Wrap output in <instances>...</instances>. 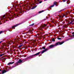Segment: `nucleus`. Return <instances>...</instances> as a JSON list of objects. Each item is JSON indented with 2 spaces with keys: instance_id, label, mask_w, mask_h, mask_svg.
Segmentation results:
<instances>
[{
  "instance_id": "aec40b11",
  "label": "nucleus",
  "mask_w": 74,
  "mask_h": 74,
  "mask_svg": "<svg viewBox=\"0 0 74 74\" xmlns=\"http://www.w3.org/2000/svg\"><path fill=\"white\" fill-rule=\"evenodd\" d=\"M57 39L58 40H62V38H57Z\"/></svg>"
},
{
  "instance_id": "f704fd0d",
  "label": "nucleus",
  "mask_w": 74,
  "mask_h": 74,
  "mask_svg": "<svg viewBox=\"0 0 74 74\" xmlns=\"http://www.w3.org/2000/svg\"><path fill=\"white\" fill-rule=\"evenodd\" d=\"M25 57H26V56H27V55H25Z\"/></svg>"
},
{
  "instance_id": "72a5a7b5",
  "label": "nucleus",
  "mask_w": 74,
  "mask_h": 74,
  "mask_svg": "<svg viewBox=\"0 0 74 74\" xmlns=\"http://www.w3.org/2000/svg\"><path fill=\"white\" fill-rule=\"evenodd\" d=\"M72 34H73V35L74 34V32L72 33Z\"/></svg>"
},
{
  "instance_id": "3c124183",
  "label": "nucleus",
  "mask_w": 74,
  "mask_h": 74,
  "mask_svg": "<svg viewBox=\"0 0 74 74\" xmlns=\"http://www.w3.org/2000/svg\"><path fill=\"white\" fill-rule=\"evenodd\" d=\"M18 55H19V53L18 54Z\"/></svg>"
},
{
  "instance_id": "6e6552de",
  "label": "nucleus",
  "mask_w": 74,
  "mask_h": 74,
  "mask_svg": "<svg viewBox=\"0 0 74 74\" xmlns=\"http://www.w3.org/2000/svg\"><path fill=\"white\" fill-rule=\"evenodd\" d=\"M44 26L43 25H42H42L40 26V27H45V26H46L47 25H46L44 24Z\"/></svg>"
},
{
  "instance_id": "f8f14e48",
  "label": "nucleus",
  "mask_w": 74,
  "mask_h": 74,
  "mask_svg": "<svg viewBox=\"0 0 74 74\" xmlns=\"http://www.w3.org/2000/svg\"><path fill=\"white\" fill-rule=\"evenodd\" d=\"M2 60H4V61H5L6 59L4 58L3 57H2Z\"/></svg>"
},
{
  "instance_id": "39448f33",
  "label": "nucleus",
  "mask_w": 74,
  "mask_h": 74,
  "mask_svg": "<svg viewBox=\"0 0 74 74\" xmlns=\"http://www.w3.org/2000/svg\"><path fill=\"white\" fill-rule=\"evenodd\" d=\"M40 53H41V52H39L35 54L32 55V56H38V55H40Z\"/></svg>"
},
{
  "instance_id": "c85d7f7f",
  "label": "nucleus",
  "mask_w": 74,
  "mask_h": 74,
  "mask_svg": "<svg viewBox=\"0 0 74 74\" xmlns=\"http://www.w3.org/2000/svg\"><path fill=\"white\" fill-rule=\"evenodd\" d=\"M9 19L10 21H11V20H12L13 19L12 18H9Z\"/></svg>"
},
{
  "instance_id": "423d86ee",
  "label": "nucleus",
  "mask_w": 74,
  "mask_h": 74,
  "mask_svg": "<svg viewBox=\"0 0 74 74\" xmlns=\"http://www.w3.org/2000/svg\"><path fill=\"white\" fill-rule=\"evenodd\" d=\"M55 47V45H50L49 46V48H53V47Z\"/></svg>"
},
{
  "instance_id": "f03ea898",
  "label": "nucleus",
  "mask_w": 74,
  "mask_h": 74,
  "mask_svg": "<svg viewBox=\"0 0 74 74\" xmlns=\"http://www.w3.org/2000/svg\"><path fill=\"white\" fill-rule=\"evenodd\" d=\"M22 62H23V61H22L21 59H19L18 61L16 62V63L15 64H16V65L17 66H18V64L21 63Z\"/></svg>"
},
{
  "instance_id": "f257e3e1",
  "label": "nucleus",
  "mask_w": 74,
  "mask_h": 74,
  "mask_svg": "<svg viewBox=\"0 0 74 74\" xmlns=\"http://www.w3.org/2000/svg\"><path fill=\"white\" fill-rule=\"evenodd\" d=\"M64 42V41H63L62 42H58L56 43L55 45H54V46H56L57 45H62V44H63V43Z\"/></svg>"
},
{
  "instance_id": "4d7b16f0",
  "label": "nucleus",
  "mask_w": 74,
  "mask_h": 74,
  "mask_svg": "<svg viewBox=\"0 0 74 74\" xmlns=\"http://www.w3.org/2000/svg\"><path fill=\"white\" fill-rule=\"evenodd\" d=\"M21 15H22V14H21Z\"/></svg>"
},
{
  "instance_id": "20e7f679",
  "label": "nucleus",
  "mask_w": 74,
  "mask_h": 74,
  "mask_svg": "<svg viewBox=\"0 0 74 74\" xmlns=\"http://www.w3.org/2000/svg\"><path fill=\"white\" fill-rule=\"evenodd\" d=\"M48 49H45L42 51L41 53V54H42V53H44V52H47V51H48Z\"/></svg>"
},
{
  "instance_id": "cd10ccee",
  "label": "nucleus",
  "mask_w": 74,
  "mask_h": 74,
  "mask_svg": "<svg viewBox=\"0 0 74 74\" xmlns=\"http://www.w3.org/2000/svg\"><path fill=\"white\" fill-rule=\"evenodd\" d=\"M64 10H62L60 11H59V12H61V11H64Z\"/></svg>"
},
{
  "instance_id": "0eeeda50",
  "label": "nucleus",
  "mask_w": 74,
  "mask_h": 74,
  "mask_svg": "<svg viewBox=\"0 0 74 74\" xmlns=\"http://www.w3.org/2000/svg\"><path fill=\"white\" fill-rule=\"evenodd\" d=\"M5 15H4L3 16H1V18H2V20H3V19H4L5 18Z\"/></svg>"
},
{
  "instance_id": "864d4df0",
  "label": "nucleus",
  "mask_w": 74,
  "mask_h": 74,
  "mask_svg": "<svg viewBox=\"0 0 74 74\" xmlns=\"http://www.w3.org/2000/svg\"><path fill=\"white\" fill-rule=\"evenodd\" d=\"M45 1H47V0H45Z\"/></svg>"
},
{
  "instance_id": "4468645a",
  "label": "nucleus",
  "mask_w": 74,
  "mask_h": 74,
  "mask_svg": "<svg viewBox=\"0 0 74 74\" xmlns=\"http://www.w3.org/2000/svg\"><path fill=\"white\" fill-rule=\"evenodd\" d=\"M52 42H55V40L54 38H53L52 39Z\"/></svg>"
},
{
  "instance_id": "2eb2a0df",
  "label": "nucleus",
  "mask_w": 74,
  "mask_h": 74,
  "mask_svg": "<svg viewBox=\"0 0 74 74\" xmlns=\"http://www.w3.org/2000/svg\"><path fill=\"white\" fill-rule=\"evenodd\" d=\"M29 33H31V34H33V32H32V30H29Z\"/></svg>"
},
{
  "instance_id": "b1692460",
  "label": "nucleus",
  "mask_w": 74,
  "mask_h": 74,
  "mask_svg": "<svg viewBox=\"0 0 74 74\" xmlns=\"http://www.w3.org/2000/svg\"><path fill=\"white\" fill-rule=\"evenodd\" d=\"M73 21H71V22H70L69 23H70V24H71V23H73Z\"/></svg>"
},
{
  "instance_id": "6e6d98bb",
  "label": "nucleus",
  "mask_w": 74,
  "mask_h": 74,
  "mask_svg": "<svg viewBox=\"0 0 74 74\" xmlns=\"http://www.w3.org/2000/svg\"><path fill=\"white\" fill-rule=\"evenodd\" d=\"M46 18H47V17H46Z\"/></svg>"
},
{
  "instance_id": "4be33fe9",
  "label": "nucleus",
  "mask_w": 74,
  "mask_h": 74,
  "mask_svg": "<svg viewBox=\"0 0 74 74\" xmlns=\"http://www.w3.org/2000/svg\"><path fill=\"white\" fill-rule=\"evenodd\" d=\"M54 4L55 5H56V2H54Z\"/></svg>"
},
{
  "instance_id": "ea45409f",
  "label": "nucleus",
  "mask_w": 74,
  "mask_h": 74,
  "mask_svg": "<svg viewBox=\"0 0 74 74\" xmlns=\"http://www.w3.org/2000/svg\"><path fill=\"white\" fill-rule=\"evenodd\" d=\"M47 19L46 18L44 19V21H45Z\"/></svg>"
},
{
  "instance_id": "e433bc0d",
  "label": "nucleus",
  "mask_w": 74,
  "mask_h": 74,
  "mask_svg": "<svg viewBox=\"0 0 74 74\" xmlns=\"http://www.w3.org/2000/svg\"><path fill=\"white\" fill-rule=\"evenodd\" d=\"M23 56V57H26V56Z\"/></svg>"
},
{
  "instance_id": "37998d69",
  "label": "nucleus",
  "mask_w": 74,
  "mask_h": 74,
  "mask_svg": "<svg viewBox=\"0 0 74 74\" xmlns=\"http://www.w3.org/2000/svg\"><path fill=\"white\" fill-rule=\"evenodd\" d=\"M66 27V26H63V27Z\"/></svg>"
},
{
  "instance_id": "7c9ffc66",
  "label": "nucleus",
  "mask_w": 74,
  "mask_h": 74,
  "mask_svg": "<svg viewBox=\"0 0 74 74\" xmlns=\"http://www.w3.org/2000/svg\"><path fill=\"white\" fill-rule=\"evenodd\" d=\"M58 16H59V18H60V16L59 15V14H57Z\"/></svg>"
},
{
  "instance_id": "dca6fc26",
  "label": "nucleus",
  "mask_w": 74,
  "mask_h": 74,
  "mask_svg": "<svg viewBox=\"0 0 74 74\" xmlns=\"http://www.w3.org/2000/svg\"><path fill=\"white\" fill-rule=\"evenodd\" d=\"M5 54H1L0 55V57H1V56H3V55H4Z\"/></svg>"
},
{
  "instance_id": "6ab92c4d",
  "label": "nucleus",
  "mask_w": 74,
  "mask_h": 74,
  "mask_svg": "<svg viewBox=\"0 0 74 74\" xmlns=\"http://www.w3.org/2000/svg\"><path fill=\"white\" fill-rule=\"evenodd\" d=\"M42 12H44V10H42V11H40L39 12V13H42Z\"/></svg>"
},
{
  "instance_id": "9b49d317",
  "label": "nucleus",
  "mask_w": 74,
  "mask_h": 74,
  "mask_svg": "<svg viewBox=\"0 0 74 74\" xmlns=\"http://www.w3.org/2000/svg\"><path fill=\"white\" fill-rule=\"evenodd\" d=\"M22 46H23V44L21 43V45L19 46L18 47V48H21L22 47Z\"/></svg>"
},
{
  "instance_id": "c756f323",
  "label": "nucleus",
  "mask_w": 74,
  "mask_h": 74,
  "mask_svg": "<svg viewBox=\"0 0 74 74\" xmlns=\"http://www.w3.org/2000/svg\"><path fill=\"white\" fill-rule=\"evenodd\" d=\"M41 3H42V1H40L39 2V3L40 4Z\"/></svg>"
},
{
  "instance_id": "79ce46f5",
  "label": "nucleus",
  "mask_w": 74,
  "mask_h": 74,
  "mask_svg": "<svg viewBox=\"0 0 74 74\" xmlns=\"http://www.w3.org/2000/svg\"><path fill=\"white\" fill-rule=\"evenodd\" d=\"M37 1H40V0H37Z\"/></svg>"
},
{
  "instance_id": "412c9836",
  "label": "nucleus",
  "mask_w": 74,
  "mask_h": 74,
  "mask_svg": "<svg viewBox=\"0 0 74 74\" xmlns=\"http://www.w3.org/2000/svg\"><path fill=\"white\" fill-rule=\"evenodd\" d=\"M36 8L35 7V6H34L33 7V8H32V10H33V9H34V8Z\"/></svg>"
},
{
  "instance_id": "a18cd8bd",
  "label": "nucleus",
  "mask_w": 74,
  "mask_h": 74,
  "mask_svg": "<svg viewBox=\"0 0 74 74\" xmlns=\"http://www.w3.org/2000/svg\"><path fill=\"white\" fill-rule=\"evenodd\" d=\"M37 6H35V8H36V7H37Z\"/></svg>"
},
{
  "instance_id": "9d476101",
  "label": "nucleus",
  "mask_w": 74,
  "mask_h": 74,
  "mask_svg": "<svg viewBox=\"0 0 74 74\" xmlns=\"http://www.w3.org/2000/svg\"><path fill=\"white\" fill-rule=\"evenodd\" d=\"M2 71V74H4V73L7 72V71L5 70H3V71Z\"/></svg>"
},
{
  "instance_id": "a19ab883",
  "label": "nucleus",
  "mask_w": 74,
  "mask_h": 74,
  "mask_svg": "<svg viewBox=\"0 0 74 74\" xmlns=\"http://www.w3.org/2000/svg\"><path fill=\"white\" fill-rule=\"evenodd\" d=\"M29 58V57H27L26 58V59H28V58Z\"/></svg>"
},
{
  "instance_id": "603ef678",
  "label": "nucleus",
  "mask_w": 74,
  "mask_h": 74,
  "mask_svg": "<svg viewBox=\"0 0 74 74\" xmlns=\"http://www.w3.org/2000/svg\"><path fill=\"white\" fill-rule=\"evenodd\" d=\"M40 55H41V56L42 55V54H40Z\"/></svg>"
},
{
  "instance_id": "a878e982",
  "label": "nucleus",
  "mask_w": 74,
  "mask_h": 74,
  "mask_svg": "<svg viewBox=\"0 0 74 74\" xmlns=\"http://www.w3.org/2000/svg\"><path fill=\"white\" fill-rule=\"evenodd\" d=\"M18 10H19V9L17 8L16 9V10H15V11H16V12H17L18 11Z\"/></svg>"
},
{
  "instance_id": "5fc2aeb1",
  "label": "nucleus",
  "mask_w": 74,
  "mask_h": 74,
  "mask_svg": "<svg viewBox=\"0 0 74 74\" xmlns=\"http://www.w3.org/2000/svg\"><path fill=\"white\" fill-rule=\"evenodd\" d=\"M66 15H67V13H66Z\"/></svg>"
},
{
  "instance_id": "c9c22d12",
  "label": "nucleus",
  "mask_w": 74,
  "mask_h": 74,
  "mask_svg": "<svg viewBox=\"0 0 74 74\" xmlns=\"http://www.w3.org/2000/svg\"><path fill=\"white\" fill-rule=\"evenodd\" d=\"M68 1H67V2H66V3H67V4H68Z\"/></svg>"
},
{
  "instance_id": "8fccbe9b",
  "label": "nucleus",
  "mask_w": 74,
  "mask_h": 74,
  "mask_svg": "<svg viewBox=\"0 0 74 74\" xmlns=\"http://www.w3.org/2000/svg\"><path fill=\"white\" fill-rule=\"evenodd\" d=\"M36 4H38V3H36Z\"/></svg>"
},
{
  "instance_id": "473e14b6",
  "label": "nucleus",
  "mask_w": 74,
  "mask_h": 74,
  "mask_svg": "<svg viewBox=\"0 0 74 74\" xmlns=\"http://www.w3.org/2000/svg\"><path fill=\"white\" fill-rule=\"evenodd\" d=\"M3 42V41H1L0 42V44L1 43V42Z\"/></svg>"
},
{
  "instance_id": "c03bdc74",
  "label": "nucleus",
  "mask_w": 74,
  "mask_h": 74,
  "mask_svg": "<svg viewBox=\"0 0 74 74\" xmlns=\"http://www.w3.org/2000/svg\"><path fill=\"white\" fill-rule=\"evenodd\" d=\"M16 51L17 52L18 51V50H17Z\"/></svg>"
},
{
  "instance_id": "f3484780",
  "label": "nucleus",
  "mask_w": 74,
  "mask_h": 74,
  "mask_svg": "<svg viewBox=\"0 0 74 74\" xmlns=\"http://www.w3.org/2000/svg\"><path fill=\"white\" fill-rule=\"evenodd\" d=\"M42 49H45V46L43 47H42Z\"/></svg>"
},
{
  "instance_id": "7ed1b4c3",
  "label": "nucleus",
  "mask_w": 74,
  "mask_h": 74,
  "mask_svg": "<svg viewBox=\"0 0 74 74\" xmlns=\"http://www.w3.org/2000/svg\"><path fill=\"white\" fill-rule=\"evenodd\" d=\"M23 23V22H21L19 24H16V25H14V26H12V28H14V27H16L17 26H18L20 25H21V24H22V23Z\"/></svg>"
},
{
  "instance_id": "bb28decb",
  "label": "nucleus",
  "mask_w": 74,
  "mask_h": 74,
  "mask_svg": "<svg viewBox=\"0 0 74 74\" xmlns=\"http://www.w3.org/2000/svg\"><path fill=\"white\" fill-rule=\"evenodd\" d=\"M65 1H66V0H63V2H64Z\"/></svg>"
},
{
  "instance_id": "ddd939ff",
  "label": "nucleus",
  "mask_w": 74,
  "mask_h": 74,
  "mask_svg": "<svg viewBox=\"0 0 74 74\" xmlns=\"http://www.w3.org/2000/svg\"><path fill=\"white\" fill-rule=\"evenodd\" d=\"M54 7V5H51V6H50L49 8H52V7Z\"/></svg>"
},
{
  "instance_id": "1a4fd4ad",
  "label": "nucleus",
  "mask_w": 74,
  "mask_h": 74,
  "mask_svg": "<svg viewBox=\"0 0 74 74\" xmlns=\"http://www.w3.org/2000/svg\"><path fill=\"white\" fill-rule=\"evenodd\" d=\"M14 62H10L8 64V65H10V64H14Z\"/></svg>"
},
{
  "instance_id": "5701e85b",
  "label": "nucleus",
  "mask_w": 74,
  "mask_h": 74,
  "mask_svg": "<svg viewBox=\"0 0 74 74\" xmlns=\"http://www.w3.org/2000/svg\"><path fill=\"white\" fill-rule=\"evenodd\" d=\"M3 31H1L0 32V34H1V33H3Z\"/></svg>"
},
{
  "instance_id": "4c0bfd02",
  "label": "nucleus",
  "mask_w": 74,
  "mask_h": 74,
  "mask_svg": "<svg viewBox=\"0 0 74 74\" xmlns=\"http://www.w3.org/2000/svg\"><path fill=\"white\" fill-rule=\"evenodd\" d=\"M28 37L30 38V36H28Z\"/></svg>"
},
{
  "instance_id": "a211bd4d",
  "label": "nucleus",
  "mask_w": 74,
  "mask_h": 74,
  "mask_svg": "<svg viewBox=\"0 0 74 74\" xmlns=\"http://www.w3.org/2000/svg\"><path fill=\"white\" fill-rule=\"evenodd\" d=\"M24 11L23 12V13H22V12H19V14L21 13V14H23V13H24Z\"/></svg>"
},
{
  "instance_id": "09e8293b",
  "label": "nucleus",
  "mask_w": 74,
  "mask_h": 74,
  "mask_svg": "<svg viewBox=\"0 0 74 74\" xmlns=\"http://www.w3.org/2000/svg\"><path fill=\"white\" fill-rule=\"evenodd\" d=\"M40 49V50H42V49Z\"/></svg>"
},
{
  "instance_id": "393cba45",
  "label": "nucleus",
  "mask_w": 74,
  "mask_h": 74,
  "mask_svg": "<svg viewBox=\"0 0 74 74\" xmlns=\"http://www.w3.org/2000/svg\"><path fill=\"white\" fill-rule=\"evenodd\" d=\"M34 25V23H33L32 24L30 25V26H33Z\"/></svg>"
},
{
  "instance_id": "49530a36",
  "label": "nucleus",
  "mask_w": 74,
  "mask_h": 74,
  "mask_svg": "<svg viewBox=\"0 0 74 74\" xmlns=\"http://www.w3.org/2000/svg\"><path fill=\"white\" fill-rule=\"evenodd\" d=\"M27 10L28 11H29V9H27Z\"/></svg>"
},
{
  "instance_id": "2f4dec72",
  "label": "nucleus",
  "mask_w": 74,
  "mask_h": 74,
  "mask_svg": "<svg viewBox=\"0 0 74 74\" xmlns=\"http://www.w3.org/2000/svg\"><path fill=\"white\" fill-rule=\"evenodd\" d=\"M15 67V66H12V68H14Z\"/></svg>"
},
{
  "instance_id": "58836bf2",
  "label": "nucleus",
  "mask_w": 74,
  "mask_h": 74,
  "mask_svg": "<svg viewBox=\"0 0 74 74\" xmlns=\"http://www.w3.org/2000/svg\"><path fill=\"white\" fill-rule=\"evenodd\" d=\"M0 71H2L0 69Z\"/></svg>"
},
{
  "instance_id": "de8ad7c7",
  "label": "nucleus",
  "mask_w": 74,
  "mask_h": 74,
  "mask_svg": "<svg viewBox=\"0 0 74 74\" xmlns=\"http://www.w3.org/2000/svg\"><path fill=\"white\" fill-rule=\"evenodd\" d=\"M73 37H74V35H73Z\"/></svg>"
}]
</instances>
